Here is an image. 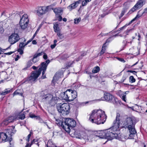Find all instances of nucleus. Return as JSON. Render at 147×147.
Masks as SVG:
<instances>
[{"mask_svg":"<svg viewBox=\"0 0 147 147\" xmlns=\"http://www.w3.org/2000/svg\"><path fill=\"white\" fill-rule=\"evenodd\" d=\"M32 62L34 63H35L36 62H37L38 61V59L37 58H36L35 60H34V61H33V58L32 60Z\"/></svg>","mask_w":147,"mask_h":147,"instance_id":"bf43d9fd","label":"nucleus"},{"mask_svg":"<svg viewBox=\"0 0 147 147\" xmlns=\"http://www.w3.org/2000/svg\"><path fill=\"white\" fill-rule=\"evenodd\" d=\"M128 130L130 133L129 137H130L131 138H133V137H134V135L136 133V131L135 128H132Z\"/></svg>","mask_w":147,"mask_h":147,"instance_id":"a211bd4d","label":"nucleus"},{"mask_svg":"<svg viewBox=\"0 0 147 147\" xmlns=\"http://www.w3.org/2000/svg\"><path fill=\"white\" fill-rule=\"evenodd\" d=\"M14 127L12 126L7 129L6 132H0V143L7 141L9 142L10 147H13V143L12 141L11 136L16 132Z\"/></svg>","mask_w":147,"mask_h":147,"instance_id":"7ed1b4c3","label":"nucleus"},{"mask_svg":"<svg viewBox=\"0 0 147 147\" xmlns=\"http://www.w3.org/2000/svg\"><path fill=\"white\" fill-rule=\"evenodd\" d=\"M12 90V89L9 90V89H6L1 92L0 93V95H5L11 92Z\"/></svg>","mask_w":147,"mask_h":147,"instance_id":"5701e85b","label":"nucleus"},{"mask_svg":"<svg viewBox=\"0 0 147 147\" xmlns=\"http://www.w3.org/2000/svg\"><path fill=\"white\" fill-rule=\"evenodd\" d=\"M50 62L49 60H47L42 63L38 71H35L32 72L30 76L28 78V80L32 82L35 81L40 75L42 71L43 75L44 74L48 65Z\"/></svg>","mask_w":147,"mask_h":147,"instance_id":"20e7f679","label":"nucleus"},{"mask_svg":"<svg viewBox=\"0 0 147 147\" xmlns=\"http://www.w3.org/2000/svg\"><path fill=\"white\" fill-rule=\"evenodd\" d=\"M56 123H58V124H59V125H61V123L60 122H63L62 121H61L58 119H56Z\"/></svg>","mask_w":147,"mask_h":147,"instance_id":"09e8293b","label":"nucleus"},{"mask_svg":"<svg viewBox=\"0 0 147 147\" xmlns=\"http://www.w3.org/2000/svg\"><path fill=\"white\" fill-rule=\"evenodd\" d=\"M32 69H33L35 70V69H37V68H38V67H35V66H33L32 67Z\"/></svg>","mask_w":147,"mask_h":147,"instance_id":"0e129e2a","label":"nucleus"},{"mask_svg":"<svg viewBox=\"0 0 147 147\" xmlns=\"http://www.w3.org/2000/svg\"><path fill=\"white\" fill-rule=\"evenodd\" d=\"M108 33L104 34L101 33L98 36V37L99 38H100L101 36H105L108 35Z\"/></svg>","mask_w":147,"mask_h":147,"instance_id":"79ce46f5","label":"nucleus"},{"mask_svg":"<svg viewBox=\"0 0 147 147\" xmlns=\"http://www.w3.org/2000/svg\"><path fill=\"white\" fill-rule=\"evenodd\" d=\"M56 45L57 44H53V45H51V48L52 49H54V48H55V47L56 46Z\"/></svg>","mask_w":147,"mask_h":147,"instance_id":"8fccbe9b","label":"nucleus"},{"mask_svg":"<svg viewBox=\"0 0 147 147\" xmlns=\"http://www.w3.org/2000/svg\"><path fill=\"white\" fill-rule=\"evenodd\" d=\"M19 90H17L15 91L13 93V96L16 95H20L21 96L22 95V94L21 93H20L19 92Z\"/></svg>","mask_w":147,"mask_h":147,"instance_id":"f704fd0d","label":"nucleus"},{"mask_svg":"<svg viewBox=\"0 0 147 147\" xmlns=\"http://www.w3.org/2000/svg\"><path fill=\"white\" fill-rule=\"evenodd\" d=\"M24 50V49H20L19 48L18 50V52L19 53L20 55H22L23 53Z\"/></svg>","mask_w":147,"mask_h":147,"instance_id":"ea45409f","label":"nucleus"},{"mask_svg":"<svg viewBox=\"0 0 147 147\" xmlns=\"http://www.w3.org/2000/svg\"><path fill=\"white\" fill-rule=\"evenodd\" d=\"M3 65V63L1 62H0V68H2Z\"/></svg>","mask_w":147,"mask_h":147,"instance_id":"680f3d73","label":"nucleus"},{"mask_svg":"<svg viewBox=\"0 0 147 147\" xmlns=\"http://www.w3.org/2000/svg\"><path fill=\"white\" fill-rule=\"evenodd\" d=\"M40 122H41V123L43 122V123H45L46 125H47V127L48 128H49V129H50V127H49V126H48V125H47V122H43V121H42H42H40Z\"/></svg>","mask_w":147,"mask_h":147,"instance_id":"13d9d810","label":"nucleus"},{"mask_svg":"<svg viewBox=\"0 0 147 147\" xmlns=\"http://www.w3.org/2000/svg\"><path fill=\"white\" fill-rule=\"evenodd\" d=\"M20 58V56L18 55H17L16 57L15 58V60L17 61Z\"/></svg>","mask_w":147,"mask_h":147,"instance_id":"5fc2aeb1","label":"nucleus"},{"mask_svg":"<svg viewBox=\"0 0 147 147\" xmlns=\"http://www.w3.org/2000/svg\"><path fill=\"white\" fill-rule=\"evenodd\" d=\"M121 123V117L120 114L118 113L116 114L115 119L113 121V127L107 129L105 132H100L98 136L101 138H106L109 140L114 138L119 140L121 138V135L118 133L119 132L117 130L119 127Z\"/></svg>","mask_w":147,"mask_h":147,"instance_id":"f257e3e1","label":"nucleus"},{"mask_svg":"<svg viewBox=\"0 0 147 147\" xmlns=\"http://www.w3.org/2000/svg\"><path fill=\"white\" fill-rule=\"evenodd\" d=\"M124 7L123 8V10L122 11L121 13L120 16L119 17L121 18L122 17L124 14L126 12L127 10L128 9L129 7V4L128 2H125L124 4Z\"/></svg>","mask_w":147,"mask_h":147,"instance_id":"dca6fc26","label":"nucleus"},{"mask_svg":"<svg viewBox=\"0 0 147 147\" xmlns=\"http://www.w3.org/2000/svg\"><path fill=\"white\" fill-rule=\"evenodd\" d=\"M44 53L43 52H41L37 53L35 54L33 56V61L35 60L36 58H37V57L42 55Z\"/></svg>","mask_w":147,"mask_h":147,"instance_id":"cd10ccee","label":"nucleus"},{"mask_svg":"<svg viewBox=\"0 0 147 147\" xmlns=\"http://www.w3.org/2000/svg\"><path fill=\"white\" fill-rule=\"evenodd\" d=\"M44 54L43 56V58L45 59H47V58H48V56L47 55H46V54L45 53H44L43 54Z\"/></svg>","mask_w":147,"mask_h":147,"instance_id":"49530a36","label":"nucleus"},{"mask_svg":"<svg viewBox=\"0 0 147 147\" xmlns=\"http://www.w3.org/2000/svg\"><path fill=\"white\" fill-rule=\"evenodd\" d=\"M119 60L120 61L123 62V63H124L125 62L124 59L122 58H119Z\"/></svg>","mask_w":147,"mask_h":147,"instance_id":"6e6d98bb","label":"nucleus"},{"mask_svg":"<svg viewBox=\"0 0 147 147\" xmlns=\"http://www.w3.org/2000/svg\"><path fill=\"white\" fill-rule=\"evenodd\" d=\"M129 80L130 82L131 83L134 82L136 81L135 79L132 76H131L130 77Z\"/></svg>","mask_w":147,"mask_h":147,"instance_id":"c9c22d12","label":"nucleus"},{"mask_svg":"<svg viewBox=\"0 0 147 147\" xmlns=\"http://www.w3.org/2000/svg\"><path fill=\"white\" fill-rule=\"evenodd\" d=\"M70 95V89L67 90L66 91L60 94V96L63 99L68 101L69 95Z\"/></svg>","mask_w":147,"mask_h":147,"instance_id":"ddd939ff","label":"nucleus"},{"mask_svg":"<svg viewBox=\"0 0 147 147\" xmlns=\"http://www.w3.org/2000/svg\"><path fill=\"white\" fill-rule=\"evenodd\" d=\"M57 41L56 40H54L53 41V42L54 44H56V43H57Z\"/></svg>","mask_w":147,"mask_h":147,"instance_id":"338daca9","label":"nucleus"},{"mask_svg":"<svg viewBox=\"0 0 147 147\" xmlns=\"http://www.w3.org/2000/svg\"><path fill=\"white\" fill-rule=\"evenodd\" d=\"M140 17V16L137 15L129 23V24H131L136 19L139 18Z\"/></svg>","mask_w":147,"mask_h":147,"instance_id":"58836bf2","label":"nucleus"},{"mask_svg":"<svg viewBox=\"0 0 147 147\" xmlns=\"http://www.w3.org/2000/svg\"><path fill=\"white\" fill-rule=\"evenodd\" d=\"M57 107L58 112L63 115L68 114L69 113V106L68 103H59Z\"/></svg>","mask_w":147,"mask_h":147,"instance_id":"423d86ee","label":"nucleus"},{"mask_svg":"<svg viewBox=\"0 0 147 147\" xmlns=\"http://www.w3.org/2000/svg\"><path fill=\"white\" fill-rule=\"evenodd\" d=\"M19 39V36L17 34H13L9 37V41L12 45L18 41Z\"/></svg>","mask_w":147,"mask_h":147,"instance_id":"f8f14e48","label":"nucleus"},{"mask_svg":"<svg viewBox=\"0 0 147 147\" xmlns=\"http://www.w3.org/2000/svg\"><path fill=\"white\" fill-rule=\"evenodd\" d=\"M15 119L13 117H11L7 118L6 120H4L1 123L2 126L6 125L9 123L13 122L15 121Z\"/></svg>","mask_w":147,"mask_h":147,"instance_id":"2eb2a0df","label":"nucleus"},{"mask_svg":"<svg viewBox=\"0 0 147 147\" xmlns=\"http://www.w3.org/2000/svg\"><path fill=\"white\" fill-rule=\"evenodd\" d=\"M100 70V68L98 66L95 67L92 70V72L94 73H98Z\"/></svg>","mask_w":147,"mask_h":147,"instance_id":"7c9ffc66","label":"nucleus"},{"mask_svg":"<svg viewBox=\"0 0 147 147\" xmlns=\"http://www.w3.org/2000/svg\"><path fill=\"white\" fill-rule=\"evenodd\" d=\"M53 11L56 14H60L63 12V10L60 8H57L54 9Z\"/></svg>","mask_w":147,"mask_h":147,"instance_id":"4be33fe9","label":"nucleus"},{"mask_svg":"<svg viewBox=\"0 0 147 147\" xmlns=\"http://www.w3.org/2000/svg\"><path fill=\"white\" fill-rule=\"evenodd\" d=\"M77 6V5H76V3H74L70 5L69 6L67 7V8L70 10H71L72 9L75 8Z\"/></svg>","mask_w":147,"mask_h":147,"instance_id":"a878e982","label":"nucleus"},{"mask_svg":"<svg viewBox=\"0 0 147 147\" xmlns=\"http://www.w3.org/2000/svg\"><path fill=\"white\" fill-rule=\"evenodd\" d=\"M3 31L4 30L3 28L2 27H0V32L2 34L3 32Z\"/></svg>","mask_w":147,"mask_h":147,"instance_id":"3c124183","label":"nucleus"},{"mask_svg":"<svg viewBox=\"0 0 147 147\" xmlns=\"http://www.w3.org/2000/svg\"><path fill=\"white\" fill-rule=\"evenodd\" d=\"M25 118V115L24 113H20V114L18 116L16 117H15L14 118L15 119V120H16V119L18 120L19 119H23Z\"/></svg>","mask_w":147,"mask_h":147,"instance_id":"b1692460","label":"nucleus"},{"mask_svg":"<svg viewBox=\"0 0 147 147\" xmlns=\"http://www.w3.org/2000/svg\"><path fill=\"white\" fill-rule=\"evenodd\" d=\"M57 99V97H54L52 95L49 94H45L42 96L43 100L46 101L47 103L52 106L56 104V101Z\"/></svg>","mask_w":147,"mask_h":147,"instance_id":"0eeeda50","label":"nucleus"},{"mask_svg":"<svg viewBox=\"0 0 147 147\" xmlns=\"http://www.w3.org/2000/svg\"><path fill=\"white\" fill-rule=\"evenodd\" d=\"M107 116L104 111L101 110H94L90 115L89 120L97 124H103L106 121Z\"/></svg>","mask_w":147,"mask_h":147,"instance_id":"f03ea898","label":"nucleus"},{"mask_svg":"<svg viewBox=\"0 0 147 147\" xmlns=\"http://www.w3.org/2000/svg\"><path fill=\"white\" fill-rule=\"evenodd\" d=\"M91 0H84L83 1H82V5L80 7H81L82 6H84L86 5L88 3L90 2Z\"/></svg>","mask_w":147,"mask_h":147,"instance_id":"c756f323","label":"nucleus"},{"mask_svg":"<svg viewBox=\"0 0 147 147\" xmlns=\"http://www.w3.org/2000/svg\"><path fill=\"white\" fill-rule=\"evenodd\" d=\"M13 52H10L5 53V54L7 55H10L11 54H12L13 53Z\"/></svg>","mask_w":147,"mask_h":147,"instance_id":"052dcab7","label":"nucleus"},{"mask_svg":"<svg viewBox=\"0 0 147 147\" xmlns=\"http://www.w3.org/2000/svg\"><path fill=\"white\" fill-rule=\"evenodd\" d=\"M32 40V39L31 40H29L26 43H25V44L26 45H27L29 42H31Z\"/></svg>","mask_w":147,"mask_h":147,"instance_id":"e2e57ef3","label":"nucleus"},{"mask_svg":"<svg viewBox=\"0 0 147 147\" xmlns=\"http://www.w3.org/2000/svg\"><path fill=\"white\" fill-rule=\"evenodd\" d=\"M74 61L71 62H68L66 63L65 64V66L64 68H68L69 67L72 66V65Z\"/></svg>","mask_w":147,"mask_h":147,"instance_id":"2f4dec72","label":"nucleus"},{"mask_svg":"<svg viewBox=\"0 0 147 147\" xmlns=\"http://www.w3.org/2000/svg\"><path fill=\"white\" fill-rule=\"evenodd\" d=\"M57 35L60 39H63L64 37L63 35L61 34L60 32H57Z\"/></svg>","mask_w":147,"mask_h":147,"instance_id":"72a5a7b5","label":"nucleus"},{"mask_svg":"<svg viewBox=\"0 0 147 147\" xmlns=\"http://www.w3.org/2000/svg\"><path fill=\"white\" fill-rule=\"evenodd\" d=\"M82 2V0H79L75 2V3H76V5H77L78 6V4Z\"/></svg>","mask_w":147,"mask_h":147,"instance_id":"de8ad7c7","label":"nucleus"},{"mask_svg":"<svg viewBox=\"0 0 147 147\" xmlns=\"http://www.w3.org/2000/svg\"><path fill=\"white\" fill-rule=\"evenodd\" d=\"M53 28L55 32L57 33L60 32V29L58 24L56 23L54 24Z\"/></svg>","mask_w":147,"mask_h":147,"instance_id":"412c9836","label":"nucleus"},{"mask_svg":"<svg viewBox=\"0 0 147 147\" xmlns=\"http://www.w3.org/2000/svg\"><path fill=\"white\" fill-rule=\"evenodd\" d=\"M127 72L132 73L134 74H135L136 73V71H134L128 70L127 71Z\"/></svg>","mask_w":147,"mask_h":147,"instance_id":"603ef678","label":"nucleus"},{"mask_svg":"<svg viewBox=\"0 0 147 147\" xmlns=\"http://www.w3.org/2000/svg\"><path fill=\"white\" fill-rule=\"evenodd\" d=\"M69 56L67 54H65L62 55L61 59L62 60H65L69 57Z\"/></svg>","mask_w":147,"mask_h":147,"instance_id":"e433bc0d","label":"nucleus"},{"mask_svg":"<svg viewBox=\"0 0 147 147\" xmlns=\"http://www.w3.org/2000/svg\"><path fill=\"white\" fill-rule=\"evenodd\" d=\"M59 74H56L54 76L53 78V79L52 80V82H54L55 80L57 78V77L59 75Z\"/></svg>","mask_w":147,"mask_h":147,"instance_id":"a18cd8bd","label":"nucleus"},{"mask_svg":"<svg viewBox=\"0 0 147 147\" xmlns=\"http://www.w3.org/2000/svg\"><path fill=\"white\" fill-rule=\"evenodd\" d=\"M87 135L84 132H82L81 135L78 137V138H83L84 139H86L87 138Z\"/></svg>","mask_w":147,"mask_h":147,"instance_id":"bb28decb","label":"nucleus"},{"mask_svg":"<svg viewBox=\"0 0 147 147\" xmlns=\"http://www.w3.org/2000/svg\"><path fill=\"white\" fill-rule=\"evenodd\" d=\"M144 3L145 2L144 0H139L134 7L130 10L129 13H131L138 9L142 6Z\"/></svg>","mask_w":147,"mask_h":147,"instance_id":"1a4fd4ad","label":"nucleus"},{"mask_svg":"<svg viewBox=\"0 0 147 147\" xmlns=\"http://www.w3.org/2000/svg\"><path fill=\"white\" fill-rule=\"evenodd\" d=\"M32 63L31 61H29L27 63V66L28 67H29L32 65Z\"/></svg>","mask_w":147,"mask_h":147,"instance_id":"37998d69","label":"nucleus"},{"mask_svg":"<svg viewBox=\"0 0 147 147\" xmlns=\"http://www.w3.org/2000/svg\"><path fill=\"white\" fill-rule=\"evenodd\" d=\"M126 96L125 95H124V94H123V95L122 96V99L125 102H126Z\"/></svg>","mask_w":147,"mask_h":147,"instance_id":"c03bdc74","label":"nucleus"},{"mask_svg":"<svg viewBox=\"0 0 147 147\" xmlns=\"http://www.w3.org/2000/svg\"><path fill=\"white\" fill-rule=\"evenodd\" d=\"M32 43L33 45H36L37 44V42L36 40H34L32 41Z\"/></svg>","mask_w":147,"mask_h":147,"instance_id":"4d7b16f0","label":"nucleus"},{"mask_svg":"<svg viewBox=\"0 0 147 147\" xmlns=\"http://www.w3.org/2000/svg\"><path fill=\"white\" fill-rule=\"evenodd\" d=\"M109 42V41H108V40L107 39V40L105 42V43L104 44V45H103V46L102 47V50H101V51L100 52V55H101L102 54H103L105 52V50H106V43L107 42Z\"/></svg>","mask_w":147,"mask_h":147,"instance_id":"6ab92c4d","label":"nucleus"},{"mask_svg":"<svg viewBox=\"0 0 147 147\" xmlns=\"http://www.w3.org/2000/svg\"><path fill=\"white\" fill-rule=\"evenodd\" d=\"M26 40L24 39L23 42H20L19 45V48L20 49H24V48L26 45L25 44V42Z\"/></svg>","mask_w":147,"mask_h":147,"instance_id":"393cba45","label":"nucleus"},{"mask_svg":"<svg viewBox=\"0 0 147 147\" xmlns=\"http://www.w3.org/2000/svg\"><path fill=\"white\" fill-rule=\"evenodd\" d=\"M32 118H36V119H38L39 120H40V119L39 117H37L35 116L34 115H32L30 116Z\"/></svg>","mask_w":147,"mask_h":147,"instance_id":"a19ab883","label":"nucleus"},{"mask_svg":"<svg viewBox=\"0 0 147 147\" xmlns=\"http://www.w3.org/2000/svg\"><path fill=\"white\" fill-rule=\"evenodd\" d=\"M36 142H37V140H36L35 139H34L32 141V142L30 145H29V143H28L27 144L25 147H31V145L34 142V143H35Z\"/></svg>","mask_w":147,"mask_h":147,"instance_id":"473e14b6","label":"nucleus"},{"mask_svg":"<svg viewBox=\"0 0 147 147\" xmlns=\"http://www.w3.org/2000/svg\"><path fill=\"white\" fill-rule=\"evenodd\" d=\"M123 125L124 127L127 128L128 129L135 128V125L133 123L132 119L130 117H127L125 119Z\"/></svg>","mask_w":147,"mask_h":147,"instance_id":"6e6552de","label":"nucleus"},{"mask_svg":"<svg viewBox=\"0 0 147 147\" xmlns=\"http://www.w3.org/2000/svg\"><path fill=\"white\" fill-rule=\"evenodd\" d=\"M70 95H69L68 101L70 102L74 100L77 97V93L76 90H73L70 89Z\"/></svg>","mask_w":147,"mask_h":147,"instance_id":"4468645a","label":"nucleus"},{"mask_svg":"<svg viewBox=\"0 0 147 147\" xmlns=\"http://www.w3.org/2000/svg\"><path fill=\"white\" fill-rule=\"evenodd\" d=\"M28 23L20 22L19 24L20 27L22 29H25L27 27Z\"/></svg>","mask_w":147,"mask_h":147,"instance_id":"aec40b11","label":"nucleus"},{"mask_svg":"<svg viewBox=\"0 0 147 147\" xmlns=\"http://www.w3.org/2000/svg\"><path fill=\"white\" fill-rule=\"evenodd\" d=\"M81 20V18H75L74 19V23L76 24H78L80 21Z\"/></svg>","mask_w":147,"mask_h":147,"instance_id":"4c0bfd02","label":"nucleus"},{"mask_svg":"<svg viewBox=\"0 0 147 147\" xmlns=\"http://www.w3.org/2000/svg\"><path fill=\"white\" fill-rule=\"evenodd\" d=\"M103 98L106 101L112 102L114 104H115L117 101V99L115 98L113 95L109 93H107L105 94Z\"/></svg>","mask_w":147,"mask_h":147,"instance_id":"9d476101","label":"nucleus"},{"mask_svg":"<svg viewBox=\"0 0 147 147\" xmlns=\"http://www.w3.org/2000/svg\"><path fill=\"white\" fill-rule=\"evenodd\" d=\"M20 22L28 23L29 19L28 15L26 14L23 15L21 18Z\"/></svg>","mask_w":147,"mask_h":147,"instance_id":"f3484780","label":"nucleus"},{"mask_svg":"<svg viewBox=\"0 0 147 147\" xmlns=\"http://www.w3.org/2000/svg\"><path fill=\"white\" fill-rule=\"evenodd\" d=\"M61 123V126L67 132L70 131V127H74L76 125V122L73 119L66 118L64 122H60Z\"/></svg>","mask_w":147,"mask_h":147,"instance_id":"39448f33","label":"nucleus"},{"mask_svg":"<svg viewBox=\"0 0 147 147\" xmlns=\"http://www.w3.org/2000/svg\"><path fill=\"white\" fill-rule=\"evenodd\" d=\"M58 20L59 21H61L62 19V17L60 16H58Z\"/></svg>","mask_w":147,"mask_h":147,"instance_id":"864d4df0","label":"nucleus"},{"mask_svg":"<svg viewBox=\"0 0 147 147\" xmlns=\"http://www.w3.org/2000/svg\"><path fill=\"white\" fill-rule=\"evenodd\" d=\"M49 8V6L38 7L36 9L37 14L38 15H40L45 13L48 11Z\"/></svg>","mask_w":147,"mask_h":147,"instance_id":"9b49d317","label":"nucleus"},{"mask_svg":"<svg viewBox=\"0 0 147 147\" xmlns=\"http://www.w3.org/2000/svg\"><path fill=\"white\" fill-rule=\"evenodd\" d=\"M138 40H140V34L139 33L138 35Z\"/></svg>","mask_w":147,"mask_h":147,"instance_id":"69168bd1","label":"nucleus"},{"mask_svg":"<svg viewBox=\"0 0 147 147\" xmlns=\"http://www.w3.org/2000/svg\"><path fill=\"white\" fill-rule=\"evenodd\" d=\"M144 13H147V7L144 10Z\"/></svg>","mask_w":147,"mask_h":147,"instance_id":"774afa93","label":"nucleus"},{"mask_svg":"<svg viewBox=\"0 0 147 147\" xmlns=\"http://www.w3.org/2000/svg\"><path fill=\"white\" fill-rule=\"evenodd\" d=\"M128 75L127 73H125L123 75L122 78L120 80V82L122 83L125 80L126 78L128 77Z\"/></svg>","mask_w":147,"mask_h":147,"instance_id":"c85d7f7f","label":"nucleus"}]
</instances>
